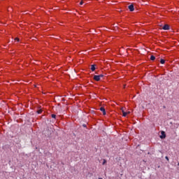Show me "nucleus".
I'll use <instances>...</instances> for the list:
<instances>
[{"label":"nucleus","mask_w":179,"mask_h":179,"mask_svg":"<svg viewBox=\"0 0 179 179\" xmlns=\"http://www.w3.org/2000/svg\"><path fill=\"white\" fill-rule=\"evenodd\" d=\"M124 87H125V85H124Z\"/></svg>","instance_id":"obj_19"},{"label":"nucleus","mask_w":179,"mask_h":179,"mask_svg":"<svg viewBox=\"0 0 179 179\" xmlns=\"http://www.w3.org/2000/svg\"><path fill=\"white\" fill-rule=\"evenodd\" d=\"M162 136H160L161 139H164L166 138V133L164 131H162Z\"/></svg>","instance_id":"obj_4"},{"label":"nucleus","mask_w":179,"mask_h":179,"mask_svg":"<svg viewBox=\"0 0 179 179\" xmlns=\"http://www.w3.org/2000/svg\"><path fill=\"white\" fill-rule=\"evenodd\" d=\"M123 117H125L126 115H128V113L127 112H123Z\"/></svg>","instance_id":"obj_10"},{"label":"nucleus","mask_w":179,"mask_h":179,"mask_svg":"<svg viewBox=\"0 0 179 179\" xmlns=\"http://www.w3.org/2000/svg\"><path fill=\"white\" fill-rule=\"evenodd\" d=\"M163 30H170V26L169 24H165L162 27Z\"/></svg>","instance_id":"obj_2"},{"label":"nucleus","mask_w":179,"mask_h":179,"mask_svg":"<svg viewBox=\"0 0 179 179\" xmlns=\"http://www.w3.org/2000/svg\"><path fill=\"white\" fill-rule=\"evenodd\" d=\"M80 5H83V1H80Z\"/></svg>","instance_id":"obj_17"},{"label":"nucleus","mask_w":179,"mask_h":179,"mask_svg":"<svg viewBox=\"0 0 179 179\" xmlns=\"http://www.w3.org/2000/svg\"><path fill=\"white\" fill-rule=\"evenodd\" d=\"M100 110L102 111L103 115H106V109L103 107H101Z\"/></svg>","instance_id":"obj_6"},{"label":"nucleus","mask_w":179,"mask_h":179,"mask_svg":"<svg viewBox=\"0 0 179 179\" xmlns=\"http://www.w3.org/2000/svg\"><path fill=\"white\" fill-rule=\"evenodd\" d=\"M122 114H124V113H125V111H124L123 108H122Z\"/></svg>","instance_id":"obj_16"},{"label":"nucleus","mask_w":179,"mask_h":179,"mask_svg":"<svg viewBox=\"0 0 179 179\" xmlns=\"http://www.w3.org/2000/svg\"><path fill=\"white\" fill-rule=\"evenodd\" d=\"M106 163H107V160L103 159V163H102L103 166H104V164H106Z\"/></svg>","instance_id":"obj_9"},{"label":"nucleus","mask_w":179,"mask_h":179,"mask_svg":"<svg viewBox=\"0 0 179 179\" xmlns=\"http://www.w3.org/2000/svg\"><path fill=\"white\" fill-rule=\"evenodd\" d=\"M150 59H151V61H155V59H156V57L154 55H151Z\"/></svg>","instance_id":"obj_7"},{"label":"nucleus","mask_w":179,"mask_h":179,"mask_svg":"<svg viewBox=\"0 0 179 179\" xmlns=\"http://www.w3.org/2000/svg\"><path fill=\"white\" fill-rule=\"evenodd\" d=\"M130 12H134L135 10V8L134 7V4H131L128 6Z\"/></svg>","instance_id":"obj_1"},{"label":"nucleus","mask_w":179,"mask_h":179,"mask_svg":"<svg viewBox=\"0 0 179 179\" xmlns=\"http://www.w3.org/2000/svg\"><path fill=\"white\" fill-rule=\"evenodd\" d=\"M91 71H92V72H94V71H96V65L95 64L91 65Z\"/></svg>","instance_id":"obj_5"},{"label":"nucleus","mask_w":179,"mask_h":179,"mask_svg":"<svg viewBox=\"0 0 179 179\" xmlns=\"http://www.w3.org/2000/svg\"><path fill=\"white\" fill-rule=\"evenodd\" d=\"M164 62H166V61L163 59H161L160 63L163 64H164Z\"/></svg>","instance_id":"obj_8"},{"label":"nucleus","mask_w":179,"mask_h":179,"mask_svg":"<svg viewBox=\"0 0 179 179\" xmlns=\"http://www.w3.org/2000/svg\"><path fill=\"white\" fill-rule=\"evenodd\" d=\"M100 76H94V80H96V82H99L100 80Z\"/></svg>","instance_id":"obj_3"},{"label":"nucleus","mask_w":179,"mask_h":179,"mask_svg":"<svg viewBox=\"0 0 179 179\" xmlns=\"http://www.w3.org/2000/svg\"><path fill=\"white\" fill-rule=\"evenodd\" d=\"M15 41H20V40L19 39V38H15Z\"/></svg>","instance_id":"obj_14"},{"label":"nucleus","mask_w":179,"mask_h":179,"mask_svg":"<svg viewBox=\"0 0 179 179\" xmlns=\"http://www.w3.org/2000/svg\"><path fill=\"white\" fill-rule=\"evenodd\" d=\"M99 76V78L101 79V78H103V77H104V75L101 74V75H99V76Z\"/></svg>","instance_id":"obj_11"},{"label":"nucleus","mask_w":179,"mask_h":179,"mask_svg":"<svg viewBox=\"0 0 179 179\" xmlns=\"http://www.w3.org/2000/svg\"><path fill=\"white\" fill-rule=\"evenodd\" d=\"M56 117H57V115H55L54 114L52 115V118H55Z\"/></svg>","instance_id":"obj_13"},{"label":"nucleus","mask_w":179,"mask_h":179,"mask_svg":"<svg viewBox=\"0 0 179 179\" xmlns=\"http://www.w3.org/2000/svg\"><path fill=\"white\" fill-rule=\"evenodd\" d=\"M127 114H131V112H129H129H127Z\"/></svg>","instance_id":"obj_18"},{"label":"nucleus","mask_w":179,"mask_h":179,"mask_svg":"<svg viewBox=\"0 0 179 179\" xmlns=\"http://www.w3.org/2000/svg\"><path fill=\"white\" fill-rule=\"evenodd\" d=\"M41 113H43V110H38V114H41Z\"/></svg>","instance_id":"obj_12"},{"label":"nucleus","mask_w":179,"mask_h":179,"mask_svg":"<svg viewBox=\"0 0 179 179\" xmlns=\"http://www.w3.org/2000/svg\"><path fill=\"white\" fill-rule=\"evenodd\" d=\"M165 159H166V160H167V162H169V157L166 156V157H165Z\"/></svg>","instance_id":"obj_15"}]
</instances>
